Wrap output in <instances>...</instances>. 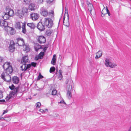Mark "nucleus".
Listing matches in <instances>:
<instances>
[{"label":"nucleus","instance_id":"b1692460","mask_svg":"<svg viewBox=\"0 0 131 131\" xmlns=\"http://www.w3.org/2000/svg\"><path fill=\"white\" fill-rule=\"evenodd\" d=\"M19 87H17L12 91L11 94L13 95H16L19 90Z\"/></svg>","mask_w":131,"mask_h":131},{"label":"nucleus","instance_id":"49530a36","mask_svg":"<svg viewBox=\"0 0 131 131\" xmlns=\"http://www.w3.org/2000/svg\"><path fill=\"white\" fill-rule=\"evenodd\" d=\"M58 103H61V104H65V105L66 104V103L64 102V100H63V99L60 102H59Z\"/></svg>","mask_w":131,"mask_h":131},{"label":"nucleus","instance_id":"f704fd0d","mask_svg":"<svg viewBox=\"0 0 131 131\" xmlns=\"http://www.w3.org/2000/svg\"><path fill=\"white\" fill-rule=\"evenodd\" d=\"M11 117L10 116L5 117L4 118V120L7 122H9L11 120Z\"/></svg>","mask_w":131,"mask_h":131},{"label":"nucleus","instance_id":"c756f323","mask_svg":"<svg viewBox=\"0 0 131 131\" xmlns=\"http://www.w3.org/2000/svg\"><path fill=\"white\" fill-rule=\"evenodd\" d=\"M8 29L10 30V31H9V32L11 35H12L15 33V31L12 28L8 27Z\"/></svg>","mask_w":131,"mask_h":131},{"label":"nucleus","instance_id":"5701e85b","mask_svg":"<svg viewBox=\"0 0 131 131\" xmlns=\"http://www.w3.org/2000/svg\"><path fill=\"white\" fill-rule=\"evenodd\" d=\"M19 81V79L16 76H14L13 78V81L14 83L17 84Z\"/></svg>","mask_w":131,"mask_h":131},{"label":"nucleus","instance_id":"9b49d317","mask_svg":"<svg viewBox=\"0 0 131 131\" xmlns=\"http://www.w3.org/2000/svg\"><path fill=\"white\" fill-rule=\"evenodd\" d=\"M15 14L20 18L23 17L24 16L23 12L21 9H16V10Z\"/></svg>","mask_w":131,"mask_h":131},{"label":"nucleus","instance_id":"f8f14e48","mask_svg":"<svg viewBox=\"0 0 131 131\" xmlns=\"http://www.w3.org/2000/svg\"><path fill=\"white\" fill-rule=\"evenodd\" d=\"M17 43L19 46H23L24 45V41L23 39L21 38H19L16 39Z\"/></svg>","mask_w":131,"mask_h":131},{"label":"nucleus","instance_id":"6e6552de","mask_svg":"<svg viewBox=\"0 0 131 131\" xmlns=\"http://www.w3.org/2000/svg\"><path fill=\"white\" fill-rule=\"evenodd\" d=\"M30 18L33 21L37 20L39 17V15L37 13H33L30 15Z\"/></svg>","mask_w":131,"mask_h":131},{"label":"nucleus","instance_id":"a19ab883","mask_svg":"<svg viewBox=\"0 0 131 131\" xmlns=\"http://www.w3.org/2000/svg\"><path fill=\"white\" fill-rule=\"evenodd\" d=\"M9 88L11 90H14L15 89H16L15 86H14L13 84H12L11 86H9Z\"/></svg>","mask_w":131,"mask_h":131},{"label":"nucleus","instance_id":"3c124183","mask_svg":"<svg viewBox=\"0 0 131 131\" xmlns=\"http://www.w3.org/2000/svg\"><path fill=\"white\" fill-rule=\"evenodd\" d=\"M43 0H38V2L39 4L42 3L43 2Z\"/></svg>","mask_w":131,"mask_h":131},{"label":"nucleus","instance_id":"f03ea898","mask_svg":"<svg viewBox=\"0 0 131 131\" xmlns=\"http://www.w3.org/2000/svg\"><path fill=\"white\" fill-rule=\"evenodd\" d=\"M104 64L107 67H109L112 68H114L117 66V64L115 62H110L109 59L106 58L105 60Z\"/></svg>","mask_w":131,"mask_h":131},{"label":"nucleus","instance_id":"4c0bfd02","mask_svg":"<svg viewBox=\"0 0 131 131\" xmlns=\"http://www.w3.org/2000/svg\"><path fill=\"white\" fill-rule=\"evenodd\" d=\"M55 70V68L54 67H51L50 70V72L51 73H52V72H54Z\"/></svg>","mask_w":131,"mask_h":131},{"label":"nucleus","instance_id":"cd10ccee","mask_svg":"<svg viewBox=\"0 0 131 131\" xmlns=\"http://www.w3.org/2000/svg\"><path fill=\"white\" fill-rule=\"evenodd\" d=\"M67 97L69 99H71L72 97V94L71 93V91H68L67 93Z\"/></svg>","mask_w":131,"mask_h":131},{"label":"nucleus","instance_id":"864d4df0","mask_svg":"<svg viewBox=\"0 0 131 131\" xmlns=\"http://www.w3.org/2000/svg\"><path fill=\"white\" fill-rule=\"evenodd\" d=\"M53 0H49L47 1V2L49 3H50L52 2H53Z\"/></svg>","mask_w":131,"mask_h":131},{"label":"nucleus","instance_id":"2eb2a0df","mask_svg":"<svg viewBox=\"0 0 131 131\" xmlns=\"http://www.w3.org/2000/svg\"><path fill=\"white\" fill-rule=\"evenodd\" d=\"M14 45V42L13 41H10L9 47V49L10 51L12 52L14 51L15 49Z\"/></svg>","mask_w":131,"mask_h":131},{"label":"nucleus","instance_id":"c03bdc74","mask_svg":"<svg viewBox=\"0 0 131 131\" xmlns=\"http://www.w3.org/2000/svg\"><path fill=\"white\" fill-rule=\"evenodd\" d=\"M30 0H24V3L26 4H29L30 1Z\"/></svg>","mask_w":131,"mask_h":131},{"label":"nucleus","instance_id":"aec40b11","mask_svg":"<svg viewBox=\"0 0 131 131\" xmlns=\"http://www.w3.org/2000/svg\"><path fill=\"white\" fill-rule=\"evenodd\" d=\"M23 23H22L21 22L18 21L15 24V27L16 28L20 29H21V25H22V24Z\"/></svg>","mask_w":131,"mask_h":131},{"label":"nucleus","instance_id":"f3484780","mask_svg":"<svg viewBox=\"0 0 131 131\" xmlns=\"http://www.w3.org/2000/svg\"><path fill=\"white\" fill-rule=\"evenodd\" d=\"M2 18L5 20H7L9 19L10 17L6 12H3L2 13Z\"/></svg>","mask_w":131,"mask_h":131},{"label":"nucleus","instance_id":"4d7b16f0","mask_svg":"<svg viewBox=\"0 0 131 131\" xmlns=\"http://www.w3.org/2000/svg\"><path fill=\"white\" fill-rule=\"evenodd\" d=\"M0 102H5V100H0Z\"/></svg>","mask_w":131,"mask_h":131},{"label":"nucleus","instance_id":"7c9ffc66","mask_svg":"<svg viewBox=\"0 0 131 131\" xmlns=\"http://www.w3.org/2000/svg\"><path fill=\"white\" fill-rule=\"evenodd\" d=\"M52 30H47L45 32V34L47 36H50L52 33Z\"/></svg>","mask_w":131,"mask_h":131},{"label":"nucleus","instance_id":"ea45409f","mask_svg":"<svg viewBox=\"0 0 131 131\" xmlns=\"http://www.w3.org/2000/svg\"><path fill=\"white\" fill-rule=\"evenodd\" d=\"M39 111L42 113H43L46 112V111H47L48 109H46L45 110H43L42 109H40L39 110Z\"/></svg>","mask_w":131,"mask_h":131},{"label":"nucleus","instance_id":"a211bd4d","mask_svg":"<svg viewBox=\"0 0 131 131\" xmlns=\"http://www.w3.org/2000/svg\"><path fill=\"white\" fill-rule=\"evenodd\" d=\"M36 8V5L34 3H31L29 6V9L31 11L35 10Z\"/></svg>","mask_w":131,"mask_h":131},{"label":"nucleus","instance_id":"9d476101","mask_svg":"<svg viewBox=\"0 0 131 131\" xmlns=\"http://www.w3.org/2000/svg\"><path fill=\"white\" fill-rule=\"evenodd\" d=\"M41 14L42 16L46 17L48 14V11L44 7L41 8L40 9Z\"/></svg>","mask_w":131,"mask_h":131},{"label":"nucleus","instance_id":"09e8293b","mask_svg":"<svg viewBox=\"0 0 131 131\" xmlns=\"http://www.w3.org/2000/svg\"><path fill=\"white\" fill-rule=\"evenodd\" d=\"M3 97V92L2 91L0 90V99L2 98Z\"/></svg>","mask_w":131,"mask_h":131},{"label":"nucleus","instance_id":"6ab92c4d","mask_svg":"<svg viewBox=\"0 0 131 131\" xmlns=\"http://www.w3.org/2000/svg\"><path fill=\"white\" fill-rule=\"evenodd\" d=\"M7 25V23L6 21L3 20H0V26L5 27H6Z\"/></svg>","mask_w":131,"mask_h":131},{"label":"nucleus","instance_id":"39448f33","mask_svg":"<svg viewBox=\"0 0 131 131\" xmlns=\"http://www.w3.org/2000/svg\"><path fill=\"white\" fill-rule=\"evenodd\" d=\"M65 13L64 14V16H65L66 15L67 16V21L66 22H65L64 21V19L65 18V17L64 16L63 18V24L64 25L66 26L67 27H69V14H68V10L67 8L66 7L65 8Z\"/></svg>","mask_w":131,"mask_h":131},{"label":"nucleus","instance_id":"bb28decb","mask_svg":"<svg viewBox=\"0 0 131 131\" xmlns=\"http://www.w3.org/2000/svg\"><path fill=\"white\" fill-rule=\"evenodd\" d=\"M27 25L31 29H34L35 27L34 24L33 23H28Z\"/></svg>","mask_w":131,"mask_h":131},{"label":"nucleus","instance_id":"c85d7f7f","mask_svg":"<svg viewBox=\"0 0 131 131\" xmlns=\"http://www.w3.org/2000/svg\"><path fill=\"white\" fill-rule=\"evenodd\" d=\"M26 25V24L23 23L22 24L21 28L22 29V32L24 33H25L26 31V29L25 28V26Z\"/></svg>","mask_w":131,"mask_h":131},{"label":"nucleus","instance_id":"a878e982","mask_svg":"<svg viewBox=\"0 0 131 131\" xmlns=\"http://www.w3.org/2000/svg\"><path fill=\"white\" fill-rule=\"evenodd\" d=\"M23 46L24 50L26 51L27 52L29 51L30 50V49L28 45L27 44L24 45Z\"/></svg>","mask_w":131,"mask_h":131},{"label":"nucleus","instance_id":"37998d69","mask_svg":"<svg viewBox=\"0 0 131 131\" xmlns=\"http://www.w3.org/2000/svg\"><path fill=\"white\" fill-rule=\"evenodd\" d=\"M4 59L2 57L0 56V64H1L2 62H4Z\"/></svg>","mask_w":131,"mask_h":131},{"label":"nucleus","instance_id":"0eeeda50","mask_svg":"<svg viewBox=\"0 0 131 131\" xmlns=\"http://www.w3.org/2000/svg\"><path fill=\"white\" fill-rule=\"evenodd\" d=\"M38 41L40 43H44L46 41L45 37L42 36H38L37 37Z\"/></svg>","mask_w":131,"mask_h":131},{"label":"nucleus","instance_id":"f257e3e1","mask_svg":"<svg viewBox=\"0 0 131 131\" xmlns=\"http://www.w3.org/2000/svg\"><path fill=\"white\" fill-rule=\"evenodd\" d=\"M3 67L5 71V73L9 74L12 72L13 69L11 66L10 65V62H5Z\"/></svg>","mask_w":131,"mask_h":131},{"label":"nucleus","instance_id":"6e6d98bb","mask_svg":"<svg viewBox=\"0 0 131 131\" xmlns=\"http://www.w3.org/2000/svg\"><path fill=\"white\" fill-rule=\"evenodd\" d=\"M2 119H4V118H3V117L2 116H0V120Z\"/></svg>","mask_w":131,"mask_h":131},{"label":"nucleus","instance_id":"052dcab7","mask_svg":"<svg viewBox=\"0 0 131 131\" xmlns=\"http://www.w3.org/2000/svg\"><path fill=\"white\" fill-rule=\"evenodd\" d=\"M128 131H131V130L130 129L128 130Z\"/></svg>","mask_w":131,"mask_h":131},{"label":"nucleus","instance_id":"603ef678","mask_svg":"<svg viewBox=\"0 0 131 131\" xmlns=\"http://www.w3.org/2000/svg\"><path fill=\"white\" fill-rule=\"evenodd\" d=\"M41 59V58L39 57V56L38 57H36L35 58V59L36 60H38L39 59Z\"/></svg>","mask_w":131,"mask_h":131},{"label":"nucleus","instance_id":"473e14b6","mask_svg":"<svg viewBox=\"0 0 131 131\" xmlns=\"http://www.w3.org/2000/svg\"><path fill=\"white\" fill-rule=\"evenodd\" d=\"M21 10L24 15V14L27 13V12L28 9L26 7H23Z\"/></svg>","mask_w":131,"mask_h":131},{"label":"nucleus","instance_id":"20e7f679","mask_svg":"<svg viewBox=\"0 0 131 131\" xmlns=\"http://www.w3.org/2000/svg\"><path fill=\"white\" fill-rule=\"evenodd\" d=\"M43 22L45 25L49 28H51L53 25V21L50 18H45Z\"/></svg>","mask_w":131,"mask_h":131},{"label":"nucleus","instance_id":"13d9d810","mask_svg":"<svg viewBox=\"0 0 131 131\" xmlns=\"http://www.w3.org/2000/svg\"><path fill=\"white\" fill-rule=\"evenodd\" d=\"M107 14H108V15L109 16H110V13L109 12V10H108V12L107 13Z\"/></svg>","mask_w":131,"mask_h":131},{"label":"nucleus","instance_id":"2f4dec72","mask_svg":"<svg viewBox=\"0 0 131 131\" xmlns=\"http://www.w3.org/2000/svg\"><path fill=\"white\" fill-rule=\"evenodd\" d=\"M59 74L58 76V78L60 80H61L63 77V76L62 75V71L61 70H59Z\"/></svg>","mask_w":131,"mask_h":131},{"label":"nucleus","instance_id":"58836bf2","mask_svg":"<svg viewBox=\"0 0 131 131\" xmlns=\"http://www.w3.org/2000/svg\"><path fill=\"white\" fill-rule=\"evenodd\" d=\"M57 91L53 89L52 92V95H55L57 93Z\"/></svg>","mask_w":131,"mask_h":131},{"label":"nucleus","instance_id":"bf43d9fd","mask_svg":"<svg viewBox=\"0 0 131 131\" xmlns=\"http://www.w3.org/2000/svg\"><path fill=\"white\" fill-rule=\"evenodd\" d=\"M70 82L71 83H72V81L71 80H70Z\"/></svg>","mask_w":131,"mask_h":131},{"label":"nucleus","instance_id":"412c9836","mask_svg":"<svg viewBox=\"0 0 131 131\" xmlns=\"http://www.w3.org/2000/svg\"><path fill=\"white\" fill-rule=\"evenodd\" d=\"M108 9L107 7V6L105 8H104L102 10L101 13L103 15V16L102 15V17H103V16L106 14H107V13L108 12Z\"/></svg>","mask_w":131,"mask_h":131},{"label":"nucleus","instance_id":"393cba45","mask_svg":"<svg viewBox=\"0 0 131 131\" xmlns=\"http://www.w3.org/2000/svg\"><path fill=\"white\" fill-rule=\"evenodd\" d=\"M56 55L54 54L53 56V58L52 59V60L51 61V64L54 65L55 63L56 62Z\"/></svg>","mask_w":131,"mask_h":131},{"label":"nucleus","instance_id":"c9c22d12","mask_svg":"<svg viewBox=\"0 0 131 131\" xmlns=\"http://www.w3.org/2000/svg\"><path fill=\"white\" fill-rule=\"evenodd\" d=\"M72 89V86L70 85H68L67 87V91H71V90Z\"/></svg>","mask_w":131,"mask_h":131},{"label":"nucleus","instance_id":"4be33fe9","mask_svg":"<svg viewBox=\"0 0 131 131\" xmlns=\"http://www.w3.org/2000/svg\"><path fill=\"white\" fill-rule=\"evenodd\" d=\"M102 55V53L101 50H99L96 53V56L95 57L96 59H97L100 57Z\"/></svg>","mask_w":131,"mask_h":131},{"label":"nucleus","instance_id":"a18cd8bd","mask_svg":"<svg viewBox=\"0 0 131 131\" xmlns=\"http://www.w3.org/2000/svg\"><path fill=\"white\" fill-rule=\"evenodd\" d=\"M41 104L40 102H38L36 104V107L39 108L41 106Z\"/></svg>","mask_w":131,"mask_h":131},{"label":"nucleus","instance_id":"ddd939ff","mask_svg":"<svg viewBox=\"0 0 131 131\" xmlns=\"http://www.w3.org/2000/svg\"><path fill=\"white\" fill-rule=\"evenodd\" d=\"M86 4L88 6V8L90 11V14L92 15V10L94 11V7L93 5L90 3L89 2L87 1L86 2Z\"/></svg>","mask_w":131,"mask_h":131},{"label":"nucleus","instance_id":"72a5a7b5","mask_svg":"<svg viewBox=\"0 0 131 131\" xmlns=\"http://www.w3.org/2000/svg\"><path fill=\"white\" fill-rule=\"evenodd\" d=\"M41 48V46L39 45L38 44L36 45L34 47L35 50L36 51H37L39 49Z\"/></svg>","mask_w":131,"mask_h":131},{"label":"nucleus","instance_id":"de8ad7c7","mask_svg":"<svg viewBox=\"0 0 131 131\" xmlns=\"http://www.w3.org/2000/svg\"><path fill=\"white\" fill-rule=\"evenodd\" d=\"M8 111V110L7 109H6L5 110H4L3 111V112L2 114V116L4 114L6 113H7Z\"/></svg>","mask_w":131,"mask_h":131},{"label":"nucleus","instance_id":"4468645a","mask_svg":"<svg viewBox=\"0 0 131 131\" xmlns=\"http://www.w3.org/2000/svg\"><path fill=\"white\" fill-rule=\"evenodd\" d=\"M37 28L41 31L45 29V26L43 25L41 22H39L37 26Z\"/></svg>","mask_w":131,"mask_h":131},{"label":"nucleus","instance_id":"79ce46f5","mask_svg":"<svg viewBox=\"0 0 131 131\" xmlns=\"http://www.w3.org/2000/svg\"><path fill=\"white\" fill-rule=\"evenodd\" d=\"M43 78V76L41 74V73H39L38 78L37 79L38 80H40V79H42Z\"/></svg>","mask_w":131,"mask_h":131},{"label":"nucleus","instance_id":"8fccbe9b","mask_svg":"<svg viewBox=\"0 0 131 131\" xmlns=\"http://www.w3.org/2000/svg\"><path fill=\"white\" fill-rule=\"evenodd\" d=\"M44 55V53L43 52H40L39 54V56H40L41 57H42Z\"/></svg>","mask_w":131,"mask_h":131},{"label":"nucleus","instance_id":"e2e57ef3","mask_svg":"<svg viewBox=\"0 0 131 131\" xmlns=\"http://www.w3.org/2000/svg\"><path fill=\"white\" fill-rule=\"evenodd\" d=\"M131 1V0H130Z\"/></svg>","mask_w":131,"mask_h":131},{"label":"nucleus","instance_id":"5fc2aeb1","mask_svg":"<svg viewBox=\"0 0 131 131\" xmlns=\"http://www.w3.org/2000/svg\"><path fill=\"white\" fill-rule=\"evenodd\" d=\"M69 81V80L68 79H67L66 81V84H67L68 83Z\"/></svg>","mask_w":131,"mask_h":131},{"label":"nucleus","instance_id":"dca6fc26","mask_svg":"<svg viewBox=\"0 0 131 131\" xmlns=\"http://www.w3.org/2000/svg\"><path fill=\"white\" fill-rule=\"evenodd\" d=\"M29 61L28 57L27 56H25L22 57L21 61V62L24 64H26L25 63Z\"/></svg>","mask_w":131,"mask_h":131},{"label":"nucleus","instance_id":"1a4fd4ad","mask_svg":"<svg viewBox=\"0 0 131 131\" xmlns=\"http://www.w3.org/2000/svg\"><path fill=\"white\" fill-rule=\"evenodd\" d=\"M6 13H7L10 17L14 15V13L12 9L7 7L6 8Z\"/></svg>","mask_w":131,"mask_h":131},{"label":"nucleus","instance_id":"423d86ee","mask_svg":"<svg viewBox=\"0 0 131 131\" xmlns=\"http://www.w3.org/2000/svg\"><path fill=\"white\" fill-rule=\"evenodd\" d=\"M1 78L4 81L7 82H9L11 79V78L9 74H6L4 72L2 74Z\"/></svg>","mask_w":131,"mask_h":131},{"label":"nucleus","instance_id":"680f3d73","mask_svg":"<svg viewBox=\"0 0 131 131\" xmlns=\"http://www.w3.org/2000/svg\"><path fill=\"white\" fill-rule=\"evenodd\" d=\"M82 5L83 7V5L82 4Z\"/></svg>","mask_w":131,"mask_h":131},{"label":"nucleus","instance_id":"7ed1b4c3","mask_svg":"<svg viewBox=\"0 0 131 131\" xmlns=\"http://www.w3.org/2000/svg\"><path fill=\"white\" fill-rule=\"evenodd\" d=\"M37 63L34 62H32L31 64H24L21 66L20 68L21 70L23 71H25L29 69L32 66L34 67L36 66Z\"/></svg>","mask_w":131,"mask_h":131},{"label":"nucleus","instance_id":"e433bc0d","mask_svg":"<svg viewBox=\"0 0 131 131\" xmlns=\"http://www.w3.org/2000/svg\"><path fill=\"white\" fill-rule=\"evenodd\" d=\"M49 14L51 16V17H53L54 16V12L52 10H51L49 12Z\"/></svg>","mask_w":131,"mask_h":131}]
</instances>
